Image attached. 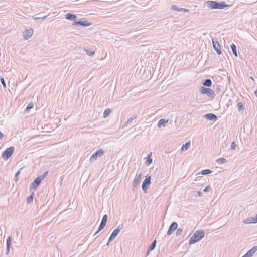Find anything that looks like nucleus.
Wrapping results in <instances>:
<instances>
[{
    "label": "nucleus",
    "mask_w": 257,
    "mask_h": 257,
    "mask_svg": "<svg viewBox=\"0 0 257 257\" xmlns=\"http://www.w3.org/2000/svg\"><path fill=\"white\" fill-rule=\"evenodd\" d=\"M243 257H250V256L247 255V253H245L244 255H243Z\"/></svg>",
    "instance_id": "de8ad7c7"
},
{
    "label": "nucleus",
    "mask_w": 257,
    "mask_h": 257,
    "mask_svg": "<svg viewBox=\"0 0 257 257\" xmlns=\"http://www.w3.org/2000/svg\"><path fill=\"white\" fill-rule=\"evenodd\" d=\"M197 194H198V195L199 196H202V192L201 191H198L197 192Z\"/></svg>",
    "instance_id": "49530a36"
},
{
    "label": "nucleus",
    "mask_w": 257,
    "mask_h": 257,
    "mask_svg": "<svg viewBox=\"0 0 257 257\" xmlns=\"http://www.w3.org/2000/svg\"><path fill=\"white\" fill-rule=\"evenodd\" d=\"M168 119L166 120L165 119H161L159 120L158 123V126L159 127H161L162 126H165V125L168 123Z\"/></svg>",
    "instance_id": "6ab92c4d"
},
{
    "label": "nucleus",
    "mask_w": 257,
    "mask_h": 257,
    "mask_svg": "<svg viewBox=\"0 0 257 257\" xmlns=\"http://www.w3.org/2000/svg\"><path fill=\"white\" fill-rule=\"evenodd\" d=\"M230 47H231V49L232 51V52L233 53V54L236 56V57H237V50H236V45L232 43L231 45H230Z\"/></svg>",
    "instance_id": "4be33fe9"
},
{
    "label": "nucleus",
    "mask_w": 257,
    "mask_h": 257,
    "mask_svg": "<svg viewBox=\"0 0 257 257\" xmlns=\"http://www.w3.org/2000/svg\"><path fill=\"white\" fill-rule=\"evenodd\" d=\"M14 150L15 148L13 146H10L7 148L2 154V158L5 160H8L13 154Z\"/></svg>",
    "instance_id": "7ed1b4c3"
},
{
    "label": "nucleus",
    "mask_w": 257,
    "mask_h": 257,
    "mask_svg": "<svg viewBox=\"0 0 257 257\" xmlns=\"http://www.w3.org/2000/svg\"><path fill=\"white\" fill-rule=\"evenodd\" d=\"M4 137V134L0 131V140H2Z\"/></svg>",
    "instance_id": "a18cd8bd"
},
{
    "label": "nucleus",
    "mask_w": 257,
    "mask_h": 257,
    "mask_svg": "<svg viewBox=\"0 0 257 257\" xmlns=\"http://www.w3.org/2000/svg\"><path fill=\"white\" fill-rule=\"evenodd\" d=\"M182 232V229L181 228H178L177 229V231L176 232V236H179L181 234Z\"/></svg>",
    "instance_id": "4c0bfd02"
},
{
    "label": "nucleus",
    "mask_w": 257,
    "mask_h": 257,
    "mask_svg": "<svg viewBox=\"0 0 257 257\" xmlns=\"http://www.w3.org/2000/svg\"><path fill=\"white\" fill-rule=\"evenodd\" d=\"M141 176H142V173H140L139 175H138L134 180L133 181V190H134V189L137 187L138 185L140 183L141 179Z\"/></svg>",
    "instance_id": "f8f14e48"
},
{
    "label": "nucleus",
    "mask_w": 257,
    "mask_h": 257,
    "mask_svg": "<svg viewBox=\"0 0 257 257\" xmlns=\"http://www.w3.org/2000/svg\"><path fill=\"white\" fill-rule=\"evenodd\" d=\"M190 146V142H187L184 144H183L181 147V150H187Z\"/></svg>",
    "instance_id": "5701e85b"
},
{
    "label": "nucleus",
    "mask_w": 257,
    "mask_h": 257,
    "mask_svg": "<svg viewBox=\"0 0 257 257\" xmlns=\"http://www.w3.org/2000/svg\"><path fill=\"white\" fill-rule=\"evenodd\" d=\"M253 221L254 223H257V214L255 215V217H252Z\"/></svg>",
    "instance_id": "c03bdc74"
},
{
    "label": "nucleus",
    "mask_w": 257,
    "mask_h": 257,
    "mask_svg": "<svg viewBox=\"0 0 257 257\" xmlns=\"http://www.w3.org/2000/svg\"><path fill=\"white\" fill-rule=\"evenodd\" d=\"M178 227V224L176 222H173L171 225H170L169 229L168 230L167 234L168 235H170L172 234V233L177 229Z\"/></svg>",
    "instance_id": "9b49d317"
},
{
    "label": "nucleus",
    "mask_w": 257,
    "mask_h": 257,
    "mask_svg": "<svg viewBox=\"0 0 257 257\" xmlns=\"http://www.w3.org/2000/svg\"><path fill=\"white\" fill-rule=\"evenodd\" d=\"M33 31L32 29L27 30L23 33L24 38L25 40L29 39L33 35Z\"/></svg>",
    "instance_id": "4468645a"
},
{
    "label": "nucleus",
    "mask_w": 257,
    "mask_h": 257,
    "mask_svg": "<svg viewBox=\"0 0 257 257\" xmlns=\"http://www.w3.org/2000/svg\"><path fill=\"white\" fill-rule=\"evenodd\" d=\"M156 245V240H154L150 244L149 246L148 249V252L147 253V256L149 254L150 251L153 250Z\"/></svg>",
    "instance_id": "a211bd4d"
},
{
    "label": "nucleus",
    "mask_w": 257,
    "mask_h": 257,
    "mask_svg": "<svg viewBox=\"0 0 257 257\" xmlns=\"http://www.w3.org/2000/svg\"><path fill=\"white\" fill-rule=\"evenodd\" d=\"M12 241V237L9 236L7 239L6 243V254H8L10 251L11 244Z\"/></svg>",
    "instance_id": "2eb2a0df"
},
{
    "label": "nucleus",
    "mask_w": 257,
    "mask_h": 257,
    "mask_svg": "<svg viewBox=\"0 0 257 257\" xmlns=\"http://www.w3.org/2000/svg\"><path fill=\"white\" fill-rule=\"evenodd\" d=\"M204 117L206 119L210 121H216L217 120V116L212 113H207L206 114H205L204 115Z\"/></svg>",
    "instance_id": "ddd939ff"
},
{
    "label": "nucleus",
    "mask_w": 257,
    "mask_h": 257,
    "mask_svg": "<svg viewBox=\"0 0 257 257\" xmlns=\"http://www.w3.org/2000/svg\"><path fill=\"white\" fill-rule=\"evenodd\" d=\"M65 18L70 21H76L75 19L77 18L76 15L70 13H67L65 15Z\"/></svg>",
    "instance_id": "dca6fc26"
},
{
    "label": "nucleus",
    "mask_w": 257,
    "mask_h": 257,
    "mask_svg": "<svg viewBox=\"0 0 257 257\" xmlns=\"http://www.w3.org/2000/svg\"><path fill=\"white\" fill-rule=\"evenodd\" d=\"M237 106L239 111H243L244 109V104L241 102L238 103Z\"/></svg>",
    "instance_id": "b1692460"
},
{
    "label": "nucleus",
    "mask_w": 257,
    "mask_h": 257,
    "mask_svg": "<svg viewBox=\"0 0 257 257\" xmlns=\"http://www.w3.org/2000/svg\"><path fill=\"white\" fill-rule=\"evenodd\" d=\"M257 251V246H253L251 249L249 250L247 252V254L248 256H250V257H252L254 254L255 253V252Z\"/></svg>",
    "instance_id": "f3484780"
},
{
    "label": "nucleus",
    "mask_w": 257,
    "mask_h": 257,
    "mask_svg": "<svg viewBox=\"0 0 257 257\" xmlns=\"http://www.w3.org/2000/svg\"><path fill=\"white\" fill-rule=\"evenodd\" d=\"M108 216L106 214L103 215L101 223L106 225L107 221Z\"/></svg>",
    "instance_id": "2f4dec72"
},
{
    "label": "nucleus",
    "mask_w": 257,
    "mask_h": 257,
    "mask_svg": "<svg viewBox=\"0 0 257 257\" xmlns=\"http://www.w3.org/2000/svg\"><path fill=\"white\" fill-rule=\"evenodd\" d=\"M98 232H97V231L94 233V234L93 235V236H95V235H96Z\"/></svg>",
    "instance_id": "3c124183"
},
{
    "label": "nucleus",
    "mask_w": 257,
    "mask_h": 257,
    "mask_svg": "<svg viewBox=\"0 0 257 257\" xmlns=\"http://www.w3.org/2000/svg\"><path fill=\"white\" fill-rule=\"evenodd\" d=\"M216 162L220 164H222L227 163L228 161L226 159L224 158H220L216 160Z\"/></svg>",
    "instance_id": "393cba45"
},
{
    "label": "nucleus",
    "mask_w": 257,
    "mask_h": 257,
    "mask_svg": "<svg viewBox=\"0 0 257 257\" xmlns=\"http://www.w3.org/2000/svg\"><path fill=\"white\" fill-rule=\"evenodd\" d=\"M104 151L102 149H100L96 151L92 156L90 157V161L94 162L97 160L99 157H101L104 155Z\"/></svg>",
    "instance_id": "39448f33"
},
{
    "label": "nucleus",
    "mask_w": 257,
    "mask_h": 257,
    "mask_svg": "<svg viewBox=\"0 0 257 257\" xmlns=\"http://www.w3.org/2000/svg\"><path fill=\"white\" fill-rule=\"evenodd\" d=\"M110 112L111 110L110 109H105L103 112V117L104 118L108 117L109 115Z\"/></svg>",
    "instance_id": "cd10ccee"
},
{
    "label": "nucleus",
    "mask_w": 257,
    "mask_h": 257,
    "mask_svg": "<svg viewBox=\"0 0 257 257\" xmlns=\"http://www.w3.org/2000/svg\"><path fill=\"white\" fill-rule=\"evenodd\" d=\"M236 144L234 142H233L231 145V149L232 150L235 149L236 148Z\"/></svg>",
    "instance_id": "79ce46f5"
},
{
    "label": "nucleus",
    "mask_w": 257,
    "mask_h": 257,
    "mask_svg": "<svg viewBox=\"0 0 257 257\" xmlns=\"http://www.w3.org/2000/svg\"><path fill=\"white\" fill-rule=\"evenodd\" d=\"M42 181V180L39 177L36 178L33 181V182L32 183H31V184L30 185V189H33L34 190H36L37 189V187H38V186H39V185L41 184Z\"/></svg>",
    "instance_id": "9d476101"
},
{
    "label": "nucleus",
    "mask_w": 257,
    "mask_h": 257,
    "mask_svg": "<svg viewBox=\"0 0 257 257\" xmlns=\"http://www.w3.org/2000/svg\"><path fill=\"white\" fill-rule=\"evenodd\" d=\"M205 235V232L202 230H197L191 237L189 240V244H194L201 239H202Z\"/></svg>",
    "instance_id": "f03ea898"
},
{
    "label": "nucleus",
    "mask_w": 257,
    "mask_h": 257,
    "mask_svg": "<svg viewBox=\"0 0 257 257\" xmlns=\"http://www.w3.org/2000/svg\"><path fill=\"white\" fill-rule=\"evenodd\" d=\"M47 17V15L44 16H40V17H37L34 18L35 20H43L45 19Z\"/></svg>",
    "instance_id": "58836bf2"
},
{
    "label": "nucleus",
    "mask_w": 257,
    "mask_h": 257,
    "mask_svg": "<svg viewBox=\"0 0 257 257\" xmlns=\"http://www.w3.org/2000/svg\"><path fill=\"white\" fill-rule=\"evenodd\" d=\"M20 170H19L15 174L14 177V180L16 182L18 180V175L20 174Z\"/></svg>",
    "instance_id": "ea45409f"
},
{
    "label": "nucleus",
    "mask_w": 257,
    "mask_h": 257,
    "mask_svg": "<svg viewBox=\"0 0 257 257\" xmlns=\"http://www.w3.org/2000/svg\"><path fill=\"white\" fill-rule=\"evenodd\" d=\"M242 257H243V256H242Z\"/></svg>",
    "instance_id": "864d4df0"
},
{
    "label": "nucleus",
    "mask_w": 257,
    "mask_h": 257,
    "mask_svg": "<svg viewBox=\"0 0 257 257\" xmlns=\"http://www.w3.org/2000/svg\"><path fill=\"white\" fill-rule=\"evenodd\" d=\"M206 6L211 9H223L229 7L225 2H218L217 1L208 0L206 2Z\"/></svg>",
    "instance_id": "f257e3e1"
},
{
    "label": "nucleus",
    "mask_w": 257,
    "mask_h": 257,
    "mask_svg": "<svg viewBox=\"0 0 257 257\" xmlns=\"http://www.w3.org/2000/svg\"><path fill=\"white\" fill-rule=\"evenodd\" d=\"M254 95L257 96V89H256V90L254 91Z\"/></svg>",
    "instance_id": "09e8293b"
},
{
    "label": "nucleus",
    "mask_w": 257,
    "mask_h": 257,
    "mask_svg": "<svg viewBox=\"0 0 257 257\" xmlns=\"http://www.w3.org/2000/svg\"><path fill=\"white\" fill-rule=\"evenodd\" d=\"M152 152H150L147 157L146 163L147 165H150L152 163V159L151 158Z\"/></svg>",
    "instance_id": "412c9836"
},
{
    "label": "nucleus",
    "mask_w": 257,
    "mask_h": 257,
    "mask_svg": "<svg viewBox=\"0 0 257 257\" xmlns=\"http://www.w3.org/2000/svg\"><path fill=\"white\" fill-rule=\"evenodd\" d=\"M151 176H146V178L143 182L142 188L143 191L145 193L148 190L149 186L151 184Z\"/></svg>",
    "instance_id": "423d86ee"
},
{
    "label": "nucleus",
    "mask_w": 257,
    "mask_h": 257,
    "mask_svg": "<svg viewBox=\"0 0 257 257\" xmlns=\"http://www.w3.org/2000/svg\"><path fill=\"white\" fill-rule=\"evenodd\" d=\"M123 228V224H121L118 225L112 232L111 233L109 238V242H111L112 240H114L115 237L117 236L118 233H119L121 229Z\"/></svg>",
    "instance_id": "0eeeda50"
},
{
    "label": "nucleus",
    "mask_w": 257,
    "mask_h": 257,
    "mask_svg": "<svg viewBox=\"0 0 257 257\" xmlns=\"http://www.w3.org/2000/svg\"><path fill=\"white\" fill-rule=\"evenodd\" d=\"M34 193H32V194L27 197V204H30L31 203L33 200V198H34Z\"/></svg>",
    "instance_id": "a878e982"
},
{
    "label": "nucleus",
    "mask_w": 257,
    "mask_h": 257,
    "mask_svg": "<svg viewBox=\"0 0 257 257\" xmlns=\"http://www.w3.org/2000/svg\"><path fill=\"white\" fill-rule=\"evenodd\" d=\"M200 91L201 94H206L209 98H213L215 96L214 91L210 88L201 86L200 88Z\"/></svg>",
    "instance_id": "20e7f679"
},
{
    "label": "nucleus",
    "mask_w": 257,
    "mask_h": 257,
    "mask_svg": "<svg viewBox=\"0 0 257 257\" xmlns=\"http://www.w3.org/2000/svg\"><path fill=\"white\" fill-rule=\"evenodd\" d=\"M171 9L174 11L181 12V8H179L177 6L175 5H173L171 6Z\"/></svg>",
    "instance_id": "473e14b6"
},
{
    "label": "nucleus",
    "mask_w": 257,
    "mask_h": 257,
    "mask_svg": "<svg viewBox=\"0 0 257 257\" xmlns=\"http://www.w3.org/2000/svg\"><path fill=\"white\" fill-rule=\"evenodd\" d=\"M243 222L245 224L254 223L252 217L245 219Z\"/></svg>",
    "instance_id": "bb28decb"
},
{
    "label": "nucleus",
    "mask_w": 257,
    "mask_h": 257,
    "mask_svg": "<svg viewBox=\"0 0 257 257\" xmlns=\"http://www.w3.org/2000/svg\"><path fill=\"white\" fill-rule=\"evenodd\" d=\"M0 81H1V83L2 84L4 88H6V84L5 79L3 77H2L0 78Z\"/></svg>",
    "instance_id": "e433bc0d"
},
{
    "label": "nucleus",
    "mask_w": 257,
    "mask_h": 257,
    "mask_svg": "<svg viewBox=\"0 0 257 257\" xmlns=\"http://www.w3.org/2000/svg\"><path fill=\"white\" fill-rule=\"evenodd\" d=\"M48 174V171H45L43 174L41 175L40 176H38L40 179L43 180L45 177H46Z\"/></svg>",
    "instance_id": "f704fd0d"
},
{
    "label": "nucleus",
    "mask_w": 257,
    "mask_h": 257,
    "mask_svg": "<svg viewBox=\"0 0 257 257\" xmlns=\"http://www.w3.org/2000/svg\"><path fill=\"white\" fill-rule=\"evenodd\" d=\"M73 25L77 26L79 25L83 27H87L90 26L91 25V23L87 21H82L81 19L79 21H74L73 22Z\"/></svg>",
    "instance_id": "1a4fd4ad"
},
{
    "label": "nucleus",
    "mask_w": 257,
    "mask_h": 257,
    "mask_svg": "<svg viewBox=\"0 0 257 257\" xmlns=\"http://www.w3.org/2000/svg\"><path fill=\"white\" fill-rule=\"evenodd\" d=\"M212 84V81L210 79H205L204 82L202 83V84L204 86L206 87H210L211 86Z\"/></svg>",
    "instance_id": "aec40b11"
},
{
    "label": "nucleus",
    "mask_w": 257,
    "mask_h": 257,
    "mask_svg": "<svg viewBox=\"0 0 257 257\" xmlns=\"http://www.w3.org/2000/svg\"><path fill=\"white\" fill-rule=\"evenodd\" d=\"M86 53L87 55L89 56H93L95 52L93 51L92 50L87 49L85 50Z\"/></svg>",
    "instance_id": "72a5a7b5"
},
{
    "label": "nucleus",
    "mask_w": 257,
    "mask_h": 257,
    "mask_svg": "<svg viewBox=\"0 0 257 257\" xmlns=\"http://www.w3.org/2000/svg\"><path fill=\"white\" fill-rule=\"evenodd\" d=\"M212 41L214 49L216 50L218 55H220L222 53V51L218 41L215 38H212Z\"/></svg>",
    "instance_id": "6e6552de"
},
{
    "label": "nucleus",
    "mask_w": 257,
    "mask_h": 257,
    "mask_svg": "<svg viewBox=\"0 0 257 257\" xmlns=\"http://www.w3.org/2000/svg\"><path fill=\"white\" fill-rule=\"evenodd\" d=\"M212 171L210 169H204L201 171V174L202 175H208L210 174Z\"/></svg>",
    "instance_id": "c85d7f7f"
},
{
    "label": "nucleus",
    "mask_w": 257,
    "mask_h": 257,
    "mask_svg": "<svg viewBox=\"0 0 257 257\" xmlns=\"http://www.w3.org/2000/svg\"><path fill=\"white\" fill-rule=\"evenodd\" d=\"M211 190V187L209 185L207 186L204 189V191L205 192H208Z\"/></svg>",
    "instance_id": "a19ab883"
},
{
    "label": "nucleus",
    "mask_w": 257,
    "mask_h": 257,
    "mask_svg": "<svg viewBox=\"0 0 257 257\" xmlns=\"http://www.w3.org/2000/svg\"><path fill=\"white\" fill-rule=\"evenodd\" d=\"M250 79L252 80V81H254V79L253 78V77H250Z\"/></svg>",
    "instance_id": "8fccbe9b"
},
{
    "label": "nucleus",
    "mask_w": 257,
    "mask_h": 257,
    "mask_svg": "<svg viewBox=\"0 0 257 257\" xmlns=\"http://www.w3.org/2000/svg\"><path fill=\"white\" fill-rule=\"evenodd\" d=\"M181 12H189V10L185 8H181Z\"/></svg>",
    "instance_id": "37998d69"
},
{
    "label": "nucleus",
    "mask_w": 257,
    "mask_h": 257,
    "mask_svg": "<svg viewBox=\"0 0 257 257\" xmlns=\"http://www.w3.org/2000/svg\"><path fill=\"white\" fill-rule=\"evenodd\" d=\"M109 242H109V240H108V242H107V244H106V245H107V246H108V245H109Z\"/></svg>",
    "instance_id": "603ef678"
},
{
    "label": "nucleus",
    "mask_w": 257,
    "mask_h": 257,
    "mask_svg": "<svg viewBox=\"0 0 257 257\" xmlns=\"http://www.w3.org/2000/svg\"><path fill=\"white\" fill-rule=\"evenodd\" d=\"M137 117V115H134L133 117L130 118L126 122L125 126H127L128 124L132 123L134 119H136Z\"/></svg>",
    "instance_id": "7c9ffc66"
},
{
    "label": "nucleus",
    "mask_w": 257,
    "mask_h": 257,
    "mask_svg": "<svg viewBox=\"0 0 257 257\" xmlns=\"http://www.w3.org/2000/svg\"><path fill=\"white\" fill-rule=\"evenodd\" d=\"M106 225L104 224L103 223H100L98 229L97 230V232H100L101 231L105 226Z\"/></svg>",
    "instance_id": "c9c22d12"
},
{
    "label": "nucleus",
    "mask_w": 257,
    "mask_h": 257,
    "mask_svg": "<svg viewBox=\"0 0 257 257\" xmlns=\"http://www.w3.org/2000/svg\"><path fill=\"white\" fill-rule=\"evenodd\" d=\"M33 107V104L32 103H29L25 110V112H28Z\"/></svg>",
    "instance_id": "c756f323"
}]
</instances>
